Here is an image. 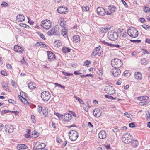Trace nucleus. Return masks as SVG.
Instances as JSON below:
<instances>
[{"label": "nucleus", "instance_id": "a18cd8bd", "mask_svg": "<svg viewBox=\"0 0 150 150\" xmlns=\"http://www.w3.org/2000/svg\"><path fill=\"white\" fill-rule=\"evenodd\" d=\"M38 35H39V36L42 38L43 40H45V38L44 36V35L42 33H40V32H38Z\"/></svg>", "mask_w": 150, "mask_h": 150}, {"label": "nucleus", "instance_id": "2f4dec72", "mask_svg": "<svg viewBox=\"0 0 150 150\" xmlns=\"http://www.w3.org/2000/svg\"><path fill=\"white\" fill-rule=\"evenodd\" d=\"M27 133L25 134L24 135L25 137L26 138H29L30 137V134L31 131L29 129H28L27 130Z\"/></svg>", "mask_w": 150, "mask_h": 150}, {"label": "nucleus", "instance_id": "cd10ccee", "mask_svg": "<svg viewBox=\"0 0 150 150\" xmlns=\"http://www.w3.org/2000/svg\"><path fill=\"white\" fill-rule=\"evenodd\" d=\"M149 62V61L146 58H144L141 60V63L142 65H146Z\"/></svg>", "mask_w": 150, "mask_h": 150}, {"label": "nucleus", "instance_id": "9d476101", "mask_svg": "<svg viewBox=\"0 0 150 150\" xmlns=\"http://www.w3.org/2000/svg\"><path fill=\"white\" fill-rule=\"evenodd\" d=\"M97 12L99 16H103L105 15L106 13L105 10L102 7H98L97 9Z\"/></svg>", "mask_w": 150, "mask_h": 150}, {"label": "nucleus", "instance_id": "c756f323", "mask_svg": "<svg viewBox=\"0 0 150 150\" xmlns=\"http://www.w3.org/2000/svg\"><path fill=\"white\" fill-rule=\"evenodd\" d=\"M2 85L3 88L5 89L7 91H8L9 90L8 86V84L6 83H2Z\"/></svg>", "mask_w": 150, "mask_h": 150}, {"label": "nucleus", "instance_id": "5fc2aeb1", "mask_svg": "<svg viewBox=\"0 0 150 150\" xmlns=\"http://www.w3.org/2000/svg\"><path fill=\"white\" fill-rule=\"evenodd\" d=\"M8 5L7 3L5 2H3L1 4V6L3 7H6Z\"/></svg>", "mask_w": 150, "mask_h": 150}, {"label": "nucleus", "instance_id": "2eb2a0df", "mask_svg": "<svg viewBox=\"0 0 150 150\" xmlns=\"http://www.w3.org/2000/svg\"><path fill=\"white\" fill-rule=\"evenodd\" d=\"M5 131L7 132V130H8V132L9 133H11L13 132L14 131V128L13 126L12 125H6L5 126Z\"/></svg>", "mask_w": 150, "mask_h": 150}, {"label": "nucleus", "instance_id": "774afa93", "mask_svg": "<svg viewBox=\"0 0 150 150\" xmlns=\"http://www.w3.org/2000/svg\"><path fill=\"white\" fill-rule=\"evenodd\" d=\"M27 18L28 20V22L31 25L33 24L34 23L33 21H31L30 20V19L28 17Z\"/></svg>", "mask_w": 150, "mask_h": 150}, {"label": "nucleus", "instance_id": "39448f33", "mask_svg": "<svg viewBox=\"0 0 150 150\" xmlns=\"http://www.w3.org/2000/svg\"><path fill=\"white\" fill-rule=\"evenodd\" d=\"M41 25L44 28L49 29L52 25V23L49 20H43L41 22Z\"/></svg>", "mask_w": 150, "mask_h": 150}, {"label": "nucleus", "instance_id": "338daca9", "mask_svg": "<svg viewBox=\"0 0 150 150\" xmlns=\"http://www.w3.org/2000/svg\"><path fill=\"white\" fill-rule=\"evenodd\" d=\"M21 144H18L17 146V149L18 150H20L22 149V147L21 146Z\"/></svg>", "mask_w": 150, "mask_h": 150}, {"label": "nucleus", "instance_id": "09e8293b", "mask_svg": "<svg viewBox=\"0 0 150 150\" xmlns=\"http://www.w3.org/2000/svg\"><path fill=\"white\" fill-rule=\"evenodd\" d=\"M144 11L145 12L147 13L150 11V8H149L145 6L144 8Z\"/></svg>", "mask_w": 150, "mask_h": 150}, {"label": "nucleus", "instance_id": "c9c22d12", "mask_svg": "<svg viewBox=\"0 0 150 150\" xmlns=\"http://www.w3.org/2000/svg\"><path fill=\"white\" fill-rule=\"evenodd\" d=\"M148 103L149 102L147 101L143 100L139 103V104L140 105L143 106L147 105Z\"/></svg>", "mask_w": 150, "mask_h": 150}, {"label": "nucleus", "instance_id": "603ef678", "mask_svg": "<svg viewBox=\"0 0 150 150\" xmlns=\"http://www.w3.org/2000/svg\"><path fill=\"white\" fill-rule=\"evenodd\" d=\"M31 118L32 122L33 123H35V122H36V120H35V116L33 115H31Z\"/></svg>", "mask_w": 150, "mask_h": 150}, {"label": "nucleus", "instance_id": "dca6fc26", "mask_svg": "<svg viewBox=\"0 0 150 150\" xmlns=\"http://www.w3.org/2000/svg\"><path fill=\"white\" fill-rule=\"evenodd\" d=\"M107 134L105 130H102L99 133L98 135V137L101 139H104L106 137Z\"/></svg>", "mask_w": 150, "mask_h": 150}, {"label": "nucleus", "instance_id": "79ce46f5", "mask_svg": "<svg viewBox=\"0 0 150 150\" xmlns=\"http://www.w3.org/2000/svg\"><path fill=\"white\" fill-rule=\"evenodd\" d=\"M54 85H55L56 86H58L59 87H60L62 89H64L65 88V87L63 86V85L59 84L58 83H54Z\"/></svg>", "mask_w": 150, "mask_h": 150}, {"label": "nucleus", "instance_id": "aec40b11", "mask_svg": "<svg viewBox=\"0 0 150 150\" xmlns=\"http://www.w3.org/2000/svg\"><path fill=\"white\" fill-rule=\"evenodd\" d=\"M134 77L137 80H140L142 78V74L139 72H135L134 74Z\"/></svg>", "mask_w": 150, "mask_h": 150}, {"label": "nucleus", "instance_id": "4be33fe9", "mask_svg": "<svg viewBox=\"0 0 150 150\" xmlns=\"http://www.w3.org/2000/svg\"><path fill=\"white\" fill-rule=\"evenodd\" d=\"M110 28L108 27L107 26H104L101 27L100 28V31L102 33H106L108 31L110 30Z\"/></svg>", "mask_w": 150, "mask_h": 150}, {"label": "nucleus", "instance_id": "e433bc0d", "mask_svg": "<svg viewBox=\"0 0 150 150\" xmlns=\"http://www.w3.org/2000/svg\"><path fill=\"white\" fill-rule=\"evenodd\" d=\"M54 44L55 45V46L57 47H59L62 45V44L60 42V41L59 40L55 41L54 42Z\"/></svg>", "mask_w": 150, "mask_h": 150}, {"label": "nucleus", "instance_id": "4c0bfd02", "mask_svg": "<svg viewBox=\"0 0 150 150\" xmlns=\"http://www.w3.org/2000/svg\"><path fill=\"white\" fill-rule=\"evenodd\" d=\"M91 61H89L88 60H86L84 62V66H87L88 67V65L91 64Z\"/></svg>", "mask_w": 150, "mask_h": 150}, {"label": "nucleus", "instance_id": "de8ad7c7", "mask_svg": "<svg viewBox=\"0 0 150 150\" xmlns=\"http://www.w3.org/2000/svg\"><path fill=\"white\" fill-rule=\"evenodd\" d=\"M62 72L64 75L66 76H72L73 75V74L72 73L65 72L64 71H62Z\"/></svg>", "mask_w": 150, "mask_h": 150}, {"label": "nucleus", "instance_id": "9b49d317", "mask_svg": "<svg viewBox=\"0 0 150 150\" xmlns=\"http://www.w3.org/2000/svg\"><path fill=\"white\" fill-rule=\"evenodd\" d=\"M109 11L106 12V14L107 15H110L112 13L115 11L117 9L116 7L114 5H110L109 6Z\"/></svg>", "mask_w": 150, "mask_h": 150}, {"label": "nucleus", "instance_id": "6e6552de", "mask_svg": "<svg viewBox=\"0 0 150 150\" xmlns=\"http://www.w3.org/2000/svg\"><path fill=\"white\" fill-rule=\"evenodd\" d=\"M111 72L112 73L114 77H116L120 75L121 73V71L119 69L114 68L111 70Z\"/></svg>", "mask_w": 150, "mask_h": 150}, {"label": "nucleus", "instance_id": "f8f14e48", "mask_svg": "<svg viewBox=\"0 0 150 150\" xmlns=\"http://www.w3.org/2000/svg\"><path fill=\"white\" fill-rule=\"evenodd\" d=\"M114 88L113 86H108L105 88L104 91H105L106 93L112 95L113 94V93H112V91H114Z\"/></svg>", "mask_w": 150, "mask_h": 150}, {"label": "nucleus", "instance_id": "bb28decb", "mask_svg": "<svg viewBox=\"0 0 150 150\" xmlns=\"http://www.w3.org/2000/svg\"><path fill=\"white\" fill-rule=\"evenodd\" d=\"M73 38L74 41L75 42H78L80 41V37L78 35H76L74 36Z\"/></svg>", "mask_w": 150, "mask_h": 150}, {"label": "nucleus", "instance_id": "7ed1b4c3", "mask_svg": "<svg viewBox=\"0 0 150 150\" xmlns=\"http://www.w3.org/2000/svg\"><path fill=\"white\" fill-rule=\"evenodd\" d=\"M108 38L111 40L115 41L116 40L118 37L117 33L114 31H110L108 33Z\"/></svg>", "mask_w": 150, "mask_h": 150}, {"label": "nucleus", "instance_id": "680f3d73", "mask_svg": "<svg viewBox=\"0 0 150 150\" xmlns=\"http://www.w3.org/2000/svg\"><path fill=\"white\" fill-rule=\"evenodd\" d=\"M122 1L123 4L124 5L125 7H128V5L127 4L126 2L124 0H121Z\"/></svg>", "mask_w": 150, "mask_h": 150}, {"label": "nucleus", "instance_id": "bf43d9fd", "mask_svg": "<svg viewBox=\"0 0 150 150\" xmlns=\"http://www.w3.org/2000/svg\"><path fill=\"white\" fill-rule=\"evenodd\" d=\"M142 50L143 52H144L143 53H144V54H150V53L146 49H143Z\"/></svg>", "mask_w": 150, "mask_h": 150}, {"label": "nucleus", "instance_id": "c85d7f7f", "mask_svg": "<svg viewBox=\"0 0 150 150\" xmlns=\"http://www.w3.org/2000/svg\"><path fill=\"white\" fill-rule=\"evenodd\" d=\"M71 49L68 47H63L62 48V52L64 53H66L69 52L71 51Z\"/></svg>", "mask_w": 150, "mask_h": 150}, {"label": "nucleus", "instance_id": "1a4fd4ad", "mask_svg": "<svg viewBox=\"0 0 150 150\" xmlns=\"http://www.w3.org/2000/svg\"><path fill=\"white\" fill-rule=\"evenodd\" d=\"M68 9L67 8L63 6L59 7L57 9L58 12L61 14H66L68 12Z\"/></svg>", "mask_w": 150, "mask_h": 150}, {"label": "nucleus", "instance_id": "f704fd0d", "mask_svg": "<svg viewBox=\"0 0 150 150\" xmlns=\"http://www.w3.org/2000/svg\"><path fill=\"white\" fill-rule=\"evenodd\" d=\"M48 34L49 35H55L54 31V28H53L50 30L48 32Z\"/></svg>", "mask_w": 150, "mask_h": 150}, {"label": "nucleus", "instance_id": "f257e3e1", "mask_svg": "<svg viewBox=\"0 0 150 150\" xmlns=\"http://www.w3.org/2000/svg\"><path fill=\"white\" fill-rule=\"evenodd\" d=\"M111 63L112 66L114 67L117 68L121 67L123 64L121 60L117 58L112 59L111 61Z\"/></svg>", "mask_w": 150, "mask_h": 150}, {"label": "nucleus", "instance_id": "473e14b6", "mask_svg": "<svg viewBox=\"0 0 150 150\" xmlns=\"http://www.w3.org/2000/svg\"><path fill=\"white\" fill-rule=\"evenodd\" d=\"M100 41L103 44H104L105 45L111 47L112 45V44L111 43H109L108 42L103 40H100Z\"/></svg>", "mask_w": 150, "mask_h": 150}, {"label": "nucleus", "instance_id": "13d9d810", "mask_svg": "<svg viewBox=\"0 0 150 150\" xmlns=\"http://www.w3.org/2000/svg\"><path fill=\"white\" fill-rule=\"evenodd\" d=\"M1 74L3 75H4V76H6L7 75V72L6 71H1Z\"/></svg>", "mask_w": 150, "mask_h": 150}, {"label": "nucleus", "instance_id": "864d4df0", "mask_svg": "<svg viewBox=\"0 0 150 150\" xmlns=\"http://www.w3.org/2000/svg\"><path fill=\"white\" fill-rule=\"evenodd\" d=\"M56 142L58 143H60L61 142L62 140L59 137H57L56 138Z\"/></svg>", "mask_w": 150, "mask_h": 150}, {"label": "nucleus", "instance_id": "ddd939ff", "mask_svg": "<svg viewBox=\"0 0 150 150\" xmlns=\"http://www.w3.org/2000/svg\"><path fill=\"white\" fill-rule=\"evenodd\" d=\"M47 53L48 55V59L49 61H53L55 59L56 57L54 54L51 51H48L47 52Z\"/></svg>", "mask_w": 150, "mask_h": 150}, {"label": "nucleus", "instance_id": "6ab92c4d", "mask_svg": "<svg viewBox=\"0 0 150 150\" xmlns=\"http://www.w3.org/2000/svg\"><path fill=\"white\" fill-rule=\"evenodd\" d=\"M14 50L15 51L17 52H19L21 53H22L24 50L23 49L22 47L17 45L14 46Z\"/></svg>", "mask_w": 150, "mask_h": 150}, {"label": "nucleus", "instance_id": "412c9836", "mask_svg": "<svg viewBox=\"0 0 150 150\" xmlns=\"http://www.w3.org/2000/svg\"><path fill=\"white\" fill-rule=\"evenodd\" d=\"M72 115L69 113H65L64 115L63 119L66 121H68L71 118Z\"/></svg>", "mask_w": 150, "mask_h": 150}, {"label": "nucleus", "instance_id": "72a5a7b5", "mask_svg": "<svg viewBox=\"0 0 150 150\" xmlns=\"http://www.w3.org/2000/svg\"><path fill=\"white\" fill-rule=\"evenodd\" d=\"M74 98L77 100L80 104H84V103L83 100L79 98L76 96L74 95Z\"/></svg>", "mask_w": 150, "mask_h": 150}, {"label": "nucleus", "instance_id": "8fccbe9b", "mask_svg": "<svg viewBox=\"0 0 150 150\" xmlns=\"http://www.w3.org/2000/svg\"><path fill=\"white\" fill-rule=\"evenodd\" d=\"M130 41L131 42H133L134 43H139L141 42V40H131Z\"/></svg>", "mask_w": 150, "mask_h": 150}, {"label": "nucleus", "instance_id": "6e6d98bb", "mask_svg": "<svg viewBox=\"0 0 150 150\" xmlns=\"http://www.w3.org/2000/svg\"><path fill=\"white\" fill-rule=\"evenodd\" d=\"M129 126L131 128H134L135 127V125L134 123L131 122L129 124Z\"/></svg>", "mask_w": 150, "mask_h": 150}, {"label": "nucleus", "instance_id": "e2e57ef3", "mask_svg": "<svg viewBox=\"0 0 150 150\" xmlns=\"http://www.w3.org/2000/svg\"><path fill=\"white\" fill-rule=\"evenodd\" d=\"M79 71L80 70H79L78 71H74V73L76 75L81 74H82L79 72Z\"/></svg>", "mask_w": 150, "mask_h": 150}, {"label": "nucleus", "instance_id": "0eeeda50", "mask_svg": "<svg viewBox=\"0 0 150 150\" xmlns=\"http://www.w3.org/2000/svg\"><path fill=\"white\" fill-rule=\"evenodd\" d=\"M65 22L62 21H61L59 23V25L62 27L63 28V29L61 30V33L65 37L67 36V30L65 28Z\"/></svg>", "mask_w": 150, "mask_h": 150}, {"label": "nucleus", "instance_id": "5701e85b", "mask_svg": "<svg viewBox=\"0 0 150 150\" xmlns=\"http://www.w3.org/2000/svg\"><path fill=\"white\" fill-rule=\"evenodd\" d=\"M54 28V31L55 35H58L60 34L59 27L58 26L56 25Z\"/></svg>", "mask_w": 150, "mask_h": 150}, {"label": "nucleus", "instance_id": "4d7b16f0", "mask_svg": "<svg viewBox=\"0 0 150 150\" xmlns=\"http://www.w3.org/2000/svg\"><path fill=\"white\" fill-rule=\"evenodd\" d=\"M124 115L126 116V117L128 118H130V114L127 112L125 113L124 114Z\"/></svg>", "mask_w": 150, "mask_h": 150}, {"label": "nucleus", "instance_id": "3c124183", "mask_svg": "<svg viewBox=\"0 0 150 150\" xmlns=\"http://www.w3.org/2000/svg\"><path fill=\"white\" fill-rule=\"evenodd\" d=\"M38 112L40 113L42 110V107L40 105H39L38 106Z\"/></svg>", "mask_w": 150, "mask_h": 150}, {"label": "nucleus", "instance_id": "ea45409f", "mask_svg": "<svg viewBox=\"0 0 150 150\" xmlns=\"http://www.w3.org/2000/svg\"><path fill=\"white\" fill-rule=\"evenodd\" d=\"M54 114L56 115L59 118L61 119L63 117V115H62L60 113L58 112H55Z\"/></svg>", "mask_w": 150, "mask_h": 150}, {"label": "nucleus", "instance_id": "49530a36", "mask_svg": "<svg viewBox=\"0 0 150 150\" xmlns=\"http://www.w3.org/2000/svg\"><path fill=\"white\" fill-rule=\"evenodd\" d=\"M100 46L99 45L98 47L95 48L93 50V51L94 52H96L97 51H98L100 50Z\"/></svg>", "mask_w": 150, "mask_h": 150}, {"label": "nucleus", "instance_id": "7c9ffc66", "mask_svg": "<svg viewBox=\"0 0 150 150\" xmlns=\"http://www.w3.org/2000/svg\"><path fill=\"white\" fill-rule=\"evenodd\" d=\"M42 112L43 115L45 117H46L48 114V109L46 107L44 108Z\"/></svg>", "mask_w": 150, "mask_h": 150}, {"label": "nucleus", "instance_id": "58836bf2", "mask_svg": "<svg viewBox=\"0 0 150 150\" xmlns=\"http://www.w3.org/2000/svg\"><path fill=\"white\" fill-rule=\"evenodd\" d=\"M82 8L83 11H87L89 10V7L88 6H82Z\"/></svg>", "mask_w": 150, "mask_h": 150}, {"label": "nucleus", "instance_id": "423d86ee", "mask_svg": "<svg viewBox=\"0 0 150 150\" xmlns=\"http://www.w3.org/2000/svg\"><path fill=\"white\" fill-rule=\"evenodd\" d=\"M41 97L44 101H47L50 98V94L48 91H44L41 93Z\"/></svg>", "mask_w": 150, "mask_h": 150}, {"label": "nucleus", "instance_id": "052dcab7", "mask_svg": "<svg viewBox=\"0 0 150 150\" xmlns=\"http://www.w3.org/2000/svg\"><path fill=\"white\" fill-rule=\"evenodd\" d=\"M21 146L22 149H27L28 148V146L25 144H21Z\"/></svg>", "mask_w": 150, "mask_h": 150}, {"label": "nucleus", "instance_id": "a19ab883", "mask_svg": "<svg viewBox=\"0 0 150 150\" xmlns=\"http://www.w3.org/2000/svg\"><path fill=\"white\" fill-rule=\"evenodd\" d=\"M105 96L106 98H107L108 99H112L113 100H115L116 99V98L113 97L111 96H109L108 95H105Z\"/></svg>", "mask_w": 150, "mask_h": 150}, {"label": "nucleus", "instance_id": "393cba45", "mask_svg": "<svg viewBox=\"0 0 150 150\" xmlns=\"http://www.w3.org/2000/svg\"><path fill=\"white\" fill-rule=\"evenodd\" d=\"M131 142H132L131 145L133 147H137L139 144L138 141L137 140H132V141Z\"/></svg>", "mask_w": 150, "mask_h": 150}, {"label": "nucleus", "instance_id": "b1692460", "mask_svg": "<svg viewBox=\"0 0 150 150\" xmlns=\"http://www.w3.org/2000/svg\"><path fill=\"white\" fill-rule=\"evenodd\" d=\"M36 84L34 82H30L28 84V86L29 88L32 89L36 88Z\"/></svg>", "mask_w": 150, "mask_h": 150}, {"label": "nucleus", "instance_id": "f3484780", "mask_svg": "<svg viewBox=\"0 0 150 150\" xmlns=\"http://www.w3.org/2000/svg\"><path fill=\"white\" fill-rule=\"evenodd\" d=\"M25 17L23 15L18 14L16 17V20L18 22H22L24 21Z\"/></svg>", "mask_w": 150, "mask_h": 150}, {"label": "nucleus", "instance_id": "f03ea898", "mask_svg": "<svg viewBox=\"0 0 150 150\" xmlns=\"http://www.w3.org/2000/svg\"><path fill=\"white\" fill-rule=\"evenodd\" d=\"M127 34L130 37L135 38L138 36V32L136 28L131 27L128 29Z\"/></svg>", "mask_w": 150, "mask_h": 150}, {"label": "nucleus", "instance_id": "37998d69", "mask_svg": "<svg viewBox=\"0 0 150 150\" xmlns=\"http://www.w3.org/2000/svg\"><path fill=\"white\" fill-rule=\"evenodd\" d=\"M11 111H10L8 110H2L1 112V114L2 115H4L5 113H6L8 112H11Z\"/></svg>", "mask_w": 150, "mask_h": 150}, {"label": "nucleus", "instance_id": "a211bd4d", "mask_svg": "<svg viewBox=\"0 0 150 150\" xmlns=\"http://www.w3.org/2000/svg\"><path fill=\"white\" fill-rule=\"evenodd\" d=\"M93 114L96 117H98L101 115V112L99 109L96 108L93 111Z\"/></svg>", "mask_w": 150, "mask_h": 150}, {"label": "nucleus", "instance_id": "20e7f679", "mask_svg": "<svg viewBox=\"0 0 150 150\" xmlns=\"http://www.w3.org/2000/svg\"><path fill=\"white\" fill-rule=\"evenodd\" d=\"M69 139L72 141H75L78 137V132L75 130L70 131L69 133Z\"/></svg>", "mask_w": 150, "mask_h": 150}, {"label": "nucleus", "instance_id": "0e129e2a", "mask_svg": "<svg viewBox=\"0 0 150 150\" xmlns=\"http://www.w3.org/2000/svg\"><path fill=\"white\" fill-rule=\"evenodd\" d=\"M11 84L13 86H14L15 88H16L17 87L16 85H16V83L15 82L13 81V80H12L11 81Z\"/></svg>", "mask_w": 150, "mask_h": 150}, {"label": "nucleus", "instance_id": "a878e982", "mask_svg": "<svg viewBox=\"0 0 150 150\" xmlns=\"http://www.w3.org/2000/svg\"><path fill=\"white\" fill-rule=\"evenodd\" d=\"M35 45L37 47H38L42 45L43 46L42 47H47V46L45 44H44V43H43L41 42H37V43L35 44Z\"/></svg>", "mask_w": 150, "mask_h": 150}, {"label": "nucleus", "instance_id": "69168bd1", "mask_svg": "<svg viewBox=\"0 0 150 150\" xmlns=\"http://www.w3.org/2000/svg\"><path fill=\"white\" fill-rule=\"evenodd\" d=\"M143 100L147 101V100L149 99V97L147 96H142Z\"/></svg>", "mask_w": 150, "mask_h": 150}, {"label": "nucleus", "instance_id": "c03bdc74", "mask_svg": "<svg viewBox=\"0 0 150 150\" xmlns=\"http://www.w3.org/2000/svg\"><path fill=\"white\" fill-rule=\"evenodd\" d=\"M32 135H35V136L33 137L34 138L37 137L38 136V133L35 131L32 132Z\"/></svg>", "mask_w": 150, "mask_h": 150}, {"label": "nucleus", "instance_id": "4468645a", "mask_svg": "<svg viewBox=\"0 0 150 150\" xmlns=\"http://www.w3.org/2000/svg\"><path fill=\"white\" fill-rule=\"evenodd\" d=\"M127 135H124L122 138V140L125 143L129 144L131 142L132 139L131 138H129L128 137Z\"/></svg>", "mask_w": 150, "mask_h": 150}]
</instances>
